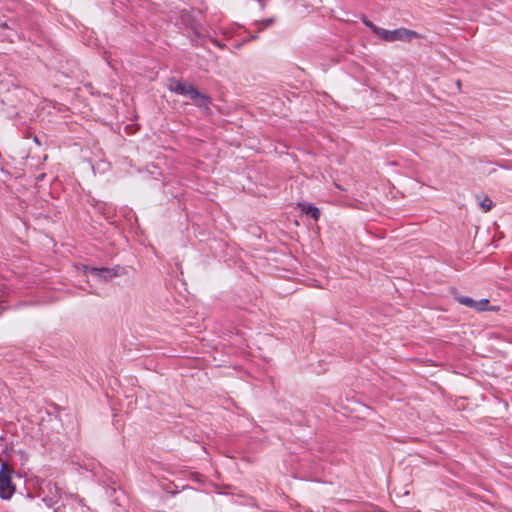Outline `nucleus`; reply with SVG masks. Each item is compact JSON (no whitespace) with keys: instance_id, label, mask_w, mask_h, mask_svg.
<instances>
[{"instance_id":"nucleus-13","label":"nucleus","mask_w":512,"mask_h":512,"mask_svg":"<svg viewBox=\"0 0 512 512\" xmlns=\"http://www.w3.org/2000/svg\"><path fill=\"white\" fill-rule=\"evenodd\" d=\"M407 495H409V491H408V490H405V491L403 492V496H407Z\"/></svg>"},{"instance_id":"nucleus-8","label":"nucleus","mask_w":512,"mask_h":512,"mask_svg":"<svg viewBox=\"0 0 512 512\" xmlns=\"http://www.w3.org/2000/svg\"><path fill=\"white\" fill-rule=\"evenodd\" d=\"M458 301L459 303L467 306V307H471V308H474L476 307V301L473 300L472 298H469V297H459L458 298Z\"/></svg>"},{"instance_id":"nucleus-9","label":"nucleus","mask_w":512,"mask_h":512,"mask_svg":"<svg viewBox=\"0 0 512 512\" xmlns=\"http://www.w3.org/2000/svg\"><path fill=\"white\" fill-rule=\"evenodd\" d=\"M480 206L481 208L485 211V212H488L491 210V208L493 207V202L490 198L488 197H485L481 202H480Z\"/></svg>"},{"instance_id":"nucleus-1","label":"nucleus","mask_w":512,"mask_h":512,"mask_svg":"<svg viewBox=\"0 0 512 512\" xmlns=\"http://www.w3.org/2000/svg\"><path fill=\"white\" fill-rule=\"evenodd\" d=\"M12 470L6 464L3 463L0 469V497L3 499H9L15 491V487L11 480Z\"/></svg>"},{"instance_id":"nucleus-14","label":"nucleus","mask_w":512,"mask_h":512,"mask_svg":"<svg viewBox=\"0 0 512 512\" xmlns=\"http://www.w3.org/2000/svg\"><path fill=\"white\" fill-rule=\"evenodd\" d=\"M272 22H273V20H272V19H268V20H267V23H268V24H271Z\"/></svg>"},{"instance_id":"nucleus-12","label":"nucleus","mask_w":512,"mask_h":512,"mask_svg":"<svg viewBox=\"0 0 512 512\" xmlns=\"http://www.w3.org/2000/svg\"><path fill=\"white\" fill-rule=\"evenodd\" d=\"M34 142H36L37 144H39V139L37 136H34Z\"/></svg>"},{"instance_id":"nucleus-2","label":"nucleus","mask_w":512,"mask_h":512,"mask_svg":"<svg viewBox=\"0 0 512 512\" xmlns=\"http://www.w3.org/2000/svg\"><path fill=\"white\" fill-rule=\"evenodd\" d=\"M420 35L413 31L406 28H399L392 31L385 30L381 32V38H383L385 41L388 42H395V41H403L408 42L411 41L414 38H419Z\"/></svg>"},{"instance_id":"nucleus-5","label":"nucleus","mask_w":512,"mask_h":512,"mask_svg":"<svg viewBox=\"0 0 512 512\" xmlns=\"http://www.w3.org/2000/svg\"><path fill=\"white\" fill-rule=\"evenodd\" d=\"M169 88L171 91H174L178 94H187L190 96V91L191 89H194L193 86H185L184 84L180 83V82H172L170 85H169Z\"/></svg>"},{"instance_id":"nucleus-4","label":"nucleus","mask_w":512,"mask_h":512,"mask_svg":"<svg viewBox=\"0 0 512 512\" xmlns=\"http://www.w3.org/2000/svg\"><path fill=\"white\" fill-rule=\"evenodd\" d=\"M189 91L190 98L194 101L195 105H197L200 108H205L206 110H209L208 104L210 103V98L207 95L200 93L195 88Z\"/></svg>"},{"instance_id":"nucleus-6","label":"nucleus","mask_w":512,"mask_h":512,"mask_svg":"<svg viewBox=\"0 0 512 512\" xmlns=\"http://www.w3.org/2000/svg\"><path fill=\"white\" fill-rule=\"evenodd\" d=\"M298 206L301 208L302 212L310 214L314 220H318L320 211L317 207L304 203H299Z\"/></svg>"},{"instance_id":"nucleus-3","label":"nucleus","mask_w":512,"mask_h":512,"mask_svg":"<svg viewBox=\"0 0 512 512\" xmlns=\"http://www.w3.org/2000/svg\"><path fill=\"white\" fill-rule=\"evenodd\" d=\"M124 268L120 266H116L114 268H97V267H89L84 266V273L88 274L91 273L95 277L101 278L104 281H108L114 277H118L124 274Z\"/></svg>"},{"instance_id":"nucleus-7","label":"nucleus","mask_w":512,"mask_h":512,"mask_svg":"<svg viewBox=\"0 0 512 512\" xmlns=\"http://www.w3.org/2000/svg\"><path fill=\"white\" fill-rule=\"evenodd\" d=\"M363 23L369 27L375 34H377L378 36L381 37V32L383 31V28H380L376 25L373 24V22H371L370 20H368L367 18L363 17L362 19Z\"/></svg>"},{"instance_id":"nucleus-11","label":"nucleus","mask_w":512,"mask_h":512,"mask_svg":"<svg viewBox=\"0 0 512 512\" xmlns=\"http://www.w3.org/2000/svg\"><path fill=\"white\" fill-rule=\"evenodd\" d=\"M456 85H457V88L460 90L461 89V81L457 80Z\"/></svg>"},{"instance_id":"nucleus-10","label":"nucleus","mask_w":512,"mask_h":512,"mask_svg":"<svg viewBox=\"0 0 512 512\" xmlns=\"http://www.w3.org/2000/svg\"><path fill=\"white\" fill-rule=\"evenodd\" d=\"M488 302L489 301L487 299H481L480 301H476L475 310H478V311L487 310Z\"/></svg>"}]
</instances>
